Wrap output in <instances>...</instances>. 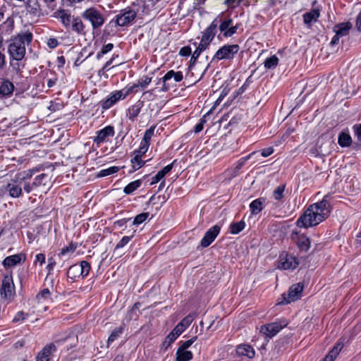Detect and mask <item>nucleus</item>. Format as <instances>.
Here are the masks:
<instances>
[{
  "mask_svg": "<svg viewBox=\"0 0 361 361\" xmlns=\"http://www.w3.org/2000/svg\"><path fill=\"white\" fill-rule=\"evenodd\" d=\"M330 212L331 207L329 202L323 200L311 204L298 219L297 225L304 228L317 226L327 218Z\"/></svg>",
  "mask_w": 361,
  "mask_h": 361,
  "instance_id": "obj_1",
  "label": "nucleus"
},
{
  "mask_svg": "<svg viewBox=\"0 0 361 361\" xmlns=\"http://www.w3.org/2000/svg\"><path fill=\"white\" fill-rule=\"evenodd\" d=\"M32 34L30 31L21 32L11 37L8 45V54L11 63L13 68L19 72L23 68L18 63H12V61H21L25 56L26 46H28L32 40Z\"/></svg>",
  "mask_w": 361,
  "mask_h": 361,
  "instance_id": "obj_2",
  "label": "nucleus"
},
{
  "mask_svg": "<svg viewBox=\"0 0 361 361\" xmlns=\"http://www.w3.org/2000/svg\"><path fill=\"white\" fill-rule=\"evenodd\" d=\"M38 171V168H33L16 173L11 182L6 185V190L8 192L9 196L13 198L20 197L24 183H26V180H30L33 175Z\"/></svg>",
  "mask_w": 361,
  "mask_h": 361,
  "instance_id": "obj_3",
  "label": "nucleus"
},
{
  "mask_svg": "<svg viewBox=\"0 0 361 361\" xmlns=\"http://www.w3.org/2000/svg\"><path fill=\"white\" fill-rule=\"evenodd\" d=\"M81 16L91 23L93 30L101 27L105 22L102 13L95 8L86 9Z\"/></svg>",
  "mask_w": 361,
  "mask_h": 361,
  "instance_id": "obj_4",
  "label": "nucleus"
},
{
  "mask_svg": "<svg viewBox=\"0 0 361 361\" xmlns=\"http://www.w3.org/2000/svg\"><path fill=\"white\" fill-rule=\"evenodd\" d=\"M238 44H226L219 48L212 58V61L231 60L239 51Z\"/></svg>",
  "mask_w": 361,
  "mask_h": 361,
  "instance_id": "obj_5",
  "label": "nucleus"
},
{
  "mask_svg": "<svg viewBox=\"0 0 361 361\" xmlns=\"http://www.w3.org/2000/svg\"><path fill=\"white\" fill-rule=\"evenodd\" d=\"M288 325L286 319H281L274 322L262 326L260 332L264 334L268 337H273L278 334L282 329Z\"/></svg>",
  "mask_w": 361,
  "mask_h": 361,
  "instance_id": "obj_6",
  "label": "nucleus"
},
{
  "mask_svg": "<svg viewBox=\"0 0 361 361\" xmlns=\"http://www.w3.org/2000/svg\"><path fill=\"white\" fill-rule=\"evenodd\" d=\"M129 94V90L127 89L114 92L111 93L106 99L102 102V107L104 109H108L118 101L125 99Z\"/></svg>",
  "mask_w": 361,
  "mask_h": 361,
  "instance_id": "obj_7",
  "label": "nucleus"
},
{
  "mask_svg": "<svg viewBox=\"0 0 361 361\" xmlns=\"http://www.w3.org/2000/svg\"><path fill=\"white\" fill-rule=\"evenodd\" d=\"M302 290L303 286L301 283L293 284L290 287L287 295L283 294V300L281 303L288 304L298 300L301 297Z\"/></svg>",
  "mask_w": 361,
  "mask_h": 361,
  "instance_id": "obj_8",
  "label": "nucleus"
},
{
  "mask_svg": "<svg viewBox=\"0 0 361 361\" xmlns=\"http://www.w3.org/2000/svg\"><path fill=\"white\" fill-rule=\"evenodd\" d=\"M298 264L299 262L295 256L286 253L281 255L279 268L284 270L295 269Z\"/></svg>",
  "mask_w": 361,
  "mask_h": 361,
  "instance_id": "obj_9",
  "label": "nucleus"
},
{
  "mask_svg": "<svg viewBox=\"0 0 361 361\" xmlns=\"http://www.w3.org/2000/svg\"><path fill=\"white\" fill-rule=\"evenodd\" d=\"M136 17V13L133 10L123 11L116 16V23L118 26L129 25Z\"/></svg>",
  "mask_w": 361,
  "mask_h": 361,
  "instance_id": "obj_10",
  "label": "nucleus"
},
{
  "mask_svg": "<svg viewBox=\"0 0 361 361\" xmlns=\"http://www.w3.org/2000/svg\"><path fill=\"white\" fill-rule=\"evenodd\" d=\"M14 292V284L11 276H5L2 281L1 295L5 299H10Z\"/></svg>",
  "mask_w": 361,
  "mask_h": 361,
  "instance_id": "obj_11",
  "label": "nucleus"
},
{
  "mask_svg": "<svg viewBox=\"0 0 361 361\" xmlns=\"http://www.w3.org/2000/svg\"><path fill=\"white\" fill-rule=\"evenodd\" d=\"M221 228L218 225L211 227L204 234L201 240L200 245L202 247H207L216 239L220 232Z\"/></svg>",
  "mask_w": 361,
  "mask_h": 361,
  "instance_id": "obj_12",
  "label": "nucleus"
},
{
  "mask_svg": "<svg viewBox=\"0 0 361 361\" xmlns=\"http://www.w3.org/2000/svg\"><path fill=\"white\" fill-rule=\"evenodd\" d=\"M48 175L46 173H42L37 176L32 183L29 180H26L24 183V191L27 193H30L35 188L40 185H45L47 182Z\"/></svg>",
  "mask_w": 361,
  "mask_h": 361,
  "instance_id": "obj_13",
  "label": "nucleus"
},
{
  "mask_svg": "<svg viewBox=\"0 0 361 361\" xmlns=\"http://www.w3.org/2000/svg\"><path fill=\"white\" fill-rule=\"evenodd\" d=\"M171 78H173V80L178 82H180L183 78V73L180 71H174L173 70H171L168 71L164 76L160 79V80H162L163 86L161 87V91L166 92L169 90L170 86L166 82L167 81L170 80Z\"/></svg>",
  "mask_w": 361,
  "mask_h": 361,
  "instance_id": "obj_14",
  "label": "nucleus"
},
{
  "mask_svg": "<svg viewBox=\"0 0 361 361\" xmlns=\"http://www.w3.org/2000/svg\"><path fill=\"white\" fill-rule=\"evenodd\" d=\"M97 135L94 137L93 141L97 145H99L106 141L109 137L114 135V128L111 126H107L105 128L98 130L96 133Z\"/></svg>",
  "mask_w": 361,
  "mask_h": 361,
  "instance_id": "obj_15",
  "label": "nucleus"
},
{
  "mask_svg": "<svg viewBox=\"0 0 361 361\" xmlns=\"http://www.w3.org/2000/svg\"><path fill=\"white\" fill-rule=\"evenodd\" d=\"M219 23V17L216 18L209 26L204 30L203 32L202 40L204 42V43L210 44L213 39L215 37L216 28Z\"/></svg>",
  "mask_w": 361,
  "mask_h": 361,
  "instance_id": "obj_16",
  "label": "nucleus"
},
{
  "mask_svg": "<svg viewBox=\"0 0 361 361\" xmlns=\"http://www.w3.org/2000/svg\"><path fill=\"white\" fill-rule=\"evenodd\" d=\"M56 351V346L54 343L46 345L42 350H40L37 357V361H50L51 356Z\"/></svg>",
  "mask_w": 361,
  "mask_h": 361,
  "instance_id": "obj_17",
  "label": "nucleus"
},
{
  "mask_svg": "<svg viewBox=\"0 0 361 361\" xmlns=\"http://www.w3.org/2000/svg\"><path fill=\"white\" fill-rule=\"evenodd\" d=\"M54 17L59 19L62 25L66 28H69L71 27V23L74 18L68 11L64 9L56 11L54 13Z\"/></svg>",
  "mask_w": 361,
  "mask_h": 361,
  "instance_id": "obj_18",
  "label": "nucleus"
},
{
  "mask_svg": "<svg viewBox=\"0 0 361 361\" xmlns=\"http://www.w3.org/2000/svg\"><path fill=\"white\" fill-rule=\"evenodd\" d=\"M292 238L296 242L300 250L305 251L309 250L310 247V241L306 235L303 234L299 235L298 233H295L292 234Z\"/></svg>",
  "mask_w": 361,
  "mask_h": 361,
  "instance_id": "obj_19",
  "label": "nucleus"
},
{
  "mask_svg": "<svg viewBox=\"0 0 361 361\" xmlns=\"http://www.w3.org/2000/svg\"><path fill=\"white\" fill-rule=\"evenodd\" d=\"M23 259H25V256L22 254L11 255L4 259L3 264L5 267H11L20 263Z\"/></svg>",
  "mask_w": 361,
  "mask_h": 361,
  "instance_id": "obj_20",
  "label": "nucleus"
},
{
  "mask_svg": "<svg viewBox=\"0 0 361 361\" xmlns=\"http://www.w3.org/2000/svg\"><path fill=\"white\" fill-rule=\"evenodd\" d=\"M152 82V78L148 76H143L141 78L137 84L132 85L128 87L127 90H129V93L135 91H137V88L140 87L142 90L145 89Z\"/></svg>",
  "mask_w": 361,
  "mask_h": 361,
  "instance_id": "obj_21",
  "label": "nucleus"
},
{
  "mask_svg": "<svg viewBox=\"0 0 361 361\" xmlns=\"http://www.w3.org/2000/svg\"><path fill=\"white\" fill-rule=\"evenodd\" d=\"M13 90V84L8 80H4L0 85V97L10 96Z\"/></svg>",
  "mask_w": 361,
  "mask_h": 361,
  "instance_id": "obj_22",
  "label": "nucleus"
},
{
  "mask_svg": "<svg viewBox=\"0 0 361 361\" xmlns=\"http://www.w3.org/2000/svg\"><path fill=\"white\" fill-rule=\"evenodd\" d=\"M236 353L241 356H245L249 358H252L255 356V352L252 347L249 345H240L237 347Z\"/></svg>",
  "mask_w": 361,
  "mask_h": 361,
  "instance_id": "obj_23",
  "label": "nucleus"
},
{
  "mask_svg": "<svg viewBox=\"0 0 361 361\" xmlns=\"http://www.w3.org/2000/svg\"><path fill=\"white\" fill-rule=\"evenodd\" d=\"M72 30L79 35L85 34V25L82 23V20L79 17H74L73 21L71 23Z\"/></svg>",
  "mask_w": 361,
  "mask_h": 361,
  "instance_id": "obj_24",
  "label": "nucleus"
},
{
  "mask_svg": "<svg viewBox=\"0 0 361 361\" xmlns=\"http://www.w3.org/2000/svg\"><path fill=\"white\" fill-rule=\"evenodd\" d=\"M352 27V24L350 22L342 23L336 25L334 27V32L339 36L343 37L348 34Z\"/></svg>",
  "mask_w": 361,
  "mask_h": 361,
  "instance_id": "obj_25",
  "label": "nucleus"
},
{
  "mask_svg": "<svg viewBox=\"0 0 361 361\" xmlns=\"http://www.w3.org/2000/svg\"><path fill=\"white\" fill-rule=\"evenodd\" d=\"M319 17V10L317 8H314L310 12L305 13L303 15L304 23L307 25H310L313 21H317Z\"/></svg>",
  "mask_w": 361,
  "mask_h": 361,
  "instance_id": "obj_26",
  "label": "nucleus"
},
{
  "mask_svg": "<svg viewBox=\"0 0 361 361\" xmlns=\"http://www.w3.org/2000/svg\"><path fill=\"white\" fill-rule=\"evenodd\" d=\"M192 356L191 351L178 348L176 352V361H190Z\"/></svg>",
  "mask_w": 361,
  "mask_h": 361,
  "instance_id": "obj_27",
  "label": "nucleus"
},
{
  "mask_svg": "<svg viewBox=\"0 0 361 361\" xmlns=\"http://www.w3.org/2000/svg\"><path fill=\"white\" fill-rule=\"evenodd\" d=\"M81 276L78 264H73L67 271V277L74 281Z\"/></svg>",
  "mask_w": 361,
  "mask_h": 361,
  "instance_id": "obj_28",
  "label": "nucleus"
},
{
  "mask_svg": "<svg viewBox=\"0 0 361 361\" xmlns=\"http://www.w3.org/2000/svg\"><path fill=\"white\" fill-rule=\"evenodd\" d=\"M343 348V344L338 343L325 357L324 361H334Z\"/></svg>",
  "mask_w": 361,
  "mask_h": 361,
  "instance_id": "obj_29",
  "label": "nucleus"
},
{
  "mask_svg": "<svg viewBox=\"0 0 361 361\" xmlns=\"http://www.w3.org/2000/svg\"><path fill=\"white\" fill-rule=\"evenodd\" d=\"M141 183V180H136L133 182H130L124 188L123 192L127 195H130L133 193L134 191H135L138 188H140Z\"/></svg>",
  "mask_w": 361,
  "mask_h": 361,
  "instance_id": "obj_30",
  "label": "nucleus"
},
{
  "mask_svg": "<svg viewBox=\"0 0 361 361\" xmlns=\"http://www.w3.org/2000/svg\"><path fill=\"white\" fill-rule=\"evenodd\" d=\"M250 208L252 214H257L263 209V201L261 199L255 200L250 203Z\"/></svg>",
  "mask_w": 361,
  "mask_h": 361,
  "instance_id": "obj_31",
  "label": "nucleus"
},
{
  "mask_svg": "<svg viewBox=\"0 0 361 361\" xmlns=\"http://www.w3.org/2000/svg\"><path fill=\"white\" fill-rule=\"evenodd\" d=\"M245 227V223L244 221H240L238 222L232 223L230 226V233L231 234H238L241 232Z\"/></svg>",
  "mask_w": 361,
  "mask_h": 361,
  "instance_id": "obj_32",
  "label": "nucleus"
},
{
  "mask_svg": "<svg viewBox=\"0 0 361 361\" xmlns=\"http://www.w3.org/2000/svg\"><path fill=\"white\" fill-rule=\"evenodd\" d=\"M352 139L349 134L342 132L340 133L338 142L341 147H348L351 144Z\"/></svg>",
  "mask_w": 361,
  "mask_h": 361,
  "instance_id": "obj_33",
  "label": "nucleus"
},
{
  "mask_svg": "<svg viewBox=\"0 0 361 361\" xmlns=\"http://www.w3.org/2000/svg\"><path fill=\"white\" fill-rule=\"evenodd\" d=\"M141 157H142L134 154L133 158L131 159L132 169L130 170V173L135 171L145 164V162L142 160Z\"/></svg>",
  "mask_w": 361,
  "mask_h": 361,
  "instance_id": "obj_34",
  "label": "nucleus"
},
{
  "mask_svg": "<svg viewBox=\"0 0 361 361\" xmlns=\"http://www.w3.org/2000/svg\"><path fill=\"white\" fill-rule=\"evenodd\" d=\"M279 61V58L276 55H273L265 60L264 67L267 69H274L278 66Z\"/></svg>",
  "mask_w": 361,
  "mask_h": 361,
  "instance_id": "obj_35",
  "label": "nucleus"
},
{
  "mask_svg": "<svg viewBox=\"0 0 361 361\" xmlns=\"http://www.w3.org/2000/svg\"><path fill=\"white\" fill-rule=\"evenodd\" d=\"M285 185H280L275 188L273 192L272 196L276 201H281L284 197Z\"/></svg>",
  "mask_w": 361,
  "mask_h": 361,
  "instance_id": "obj_36",
  "label": "nucleus"
},
{
  "mask_svg": "<svg viewBox=\"0 0 361 361\" xmlns=\"http://www.w3.org/2000/svg\"><path fill=\"white\" fill-rule=\"evenodd\" d=\"M51 293L49 288H44L36 296V299L39 302H43L45 300H49Z\"/></svg>",
  "mask_w": 361,
  "mask_h": 361,
  "instance_id": "obj_37",
  "label": "nucleus"
},
{
  "mask_svg": "<svg viewBox=\"0 0 361 361\" xmlns=\"http://www.w3.org/2000/svg\"><path fill=\"white\" fill-rule=\"evenodd\" d=\"M119 171V167L118 166H111L105 169L101 170L98 174L97 177H105L107 176L112 175L114 173H117Z\"/></svg>",
  "mask_w": 361,
  "mask_h": 361,
  "instance_id": "obj_38",
  "label": "nucleus"
},
{
  "mask_svg": "<svg viewBox=\"0 0 361 361\" xmlns=\"http://www.w3.org/2000/svg\"><path fill=\"white\" fill-rule=\"evenodd\" d=\"M154 129H155V126H152L149 129H147L145 133L144 137H143L141 142H143L146 145H149L150 140L154 133Z\"/></svg>",
  "mask_w": 361,
  "mask_h": 361,
  "instance_id": "obj_39",
  "label": "nucleus"
},
{
  "mask_svg": "<svg viewBox=\"0 0 361 361\" xmlns=\"http://www.w3.org/2000/svg\"><path fill=\"white\" fill-rule=\"evenodd\" d=\"M81 276L85 277L88 275L90 270V265L87 261H82L79 265Z\"/></svg>",
  "mask_w": 361,
  "mask_h": 361,
  "instance_id": "obj_40",
  "label": "nucleus"
},
{
  "mask_svg": "<svg viewBox=\"0 0 361 361\" xmlns=\"http://www.w3.org/2000/svg\"><path fill=\"white\" fill-rule=\"evenodd\" d=\"M140 112L139 105H134L129 109V119L132 121H135Z\"/></svg>",
  "mask_w": 361,
  "mask_h": 361,
  "instance_id": "obj_41",
  "label": "nucleus"
},
{
  "mask_svg": "<svg viewBox=\"0 0 361 361\" xmlns=\"http://www.w3.org/2000/svg\"><path fill=\"white\" fill-rule=\"evenodd\" d=\"M233 20L231 18L224 19L219 25V30L223 32H226L229 27L232 25Z\"/></svg>",
  "mask_w": 361,
  "mask_h": 361,
  "instance_id": "obj_42",
  "label": "nucleus"
},
{
  "mask_svg": "<svg viewBox=\"0 0 361 361\" xmlns=\"http://www.w3.org/2000/svg\"><path fill=\"white\" fill-rule=\"evenodd\" d=\"M123 334V328L122 327H118L116 328L111 334V335L109 337L108 343L114 341L116 339H117L121 334Z\"/></svg>",
  "mask_w": 361,
  "mask_h": 361,
  "instance_id": "obj_43",
  "label": "nucleus"
},
{
  "mask_svg": "<svg viewBox=\"0 0 361 361\" xmlns=\"http://www.w3.org/2000/svg\"><path fill=\"white\" fill-rule=\"evenodd\" d=\"M77 248V244L71 243L68 246L63 247L61 250L60 255H66L68 253H73Z\"/></svg>",
  "mask_w": 361,
  "mask_h": 361,
  "instance_id": "obj_44",
  "label": "nucleus"
},
{
  "mask_svg": "<svg viewBox=\"0 0 361 361\" xmlns=\"http://www.w3.org/2000/svg\"><path fill=\"white\" fill-rule=\"evenodd\" d=\"M149 147V145H146L143 142H140L139 148L137 149L134 150L133 154L142 157L147 152Z\"/></svg>",
  "mask_w": 361,
  "mask_h": 361,
  "instance_id": "obj_45",
  "label": "nucleus"
},
{
  "mask_svg": "<svg viewBox=\"0 0 361 361\" xmlns=\"http://www.w3.org/2000/svg\"><path fill=\"white\" fill-rule=\"evenodd\" d=\"M149 216V213L145 212L140 214L137 215L134 220H133V224L134 225H140V224L143 223Z\"/></svg>",
  "mask_w": 361,
  "mask_h": 361,
  "instance_id": "obj_46",
  "label": "nucleus"
},
{
  "mask_svg": "<svg viewBox=\"0 0 361 361\" xmlns=\"http://www.w3.org/2000/svg\"><path fill=\"white\" fill-rule=\"evenodd\" d=\"M134 231L133 233H135ZM134 236V233H133L130 236H123L121 240L116 244L115 249H120L126 245L132 238Z\"/></svg>",
  "mask_w": 361,
  "mask_h": 361,
  "instance_id": "obj_47",
  "label": "nucleus"
},
{
  "mask_svg": "<svg viewBox=\"0 0 361 361\" xmlns=\"http://www.w3.org/2000/svg\"><path fill=\"white\" fill-rule=\"evenodd\" d=\"M257 152H253L252 153H250V154H248L247 156L246 157H242L237 163V165H236V169H241L244 165L246 163V161L250 159L254 154H255Z\"/></svg>",
  "mask_w": 361,
  "mask_h": 361,
  "instance_id": "obj_48",
  "label": "nucleus"
},
{
  "mask_svg": "<svg viewBox=\"0 0 361 361\" xmlns=\"http://www.w3.org/2000/svg\"><path fill=\"white\" fill-rule=\"evenodd\" d=\"M196 339L197 336H194L188 341L182 342L179 346V348L187 350L196 341Z\"/></svg>",
  "mask_w": 361,
  "mask_h": 361,
  "instance_id": "obj_49",
  "label": "nucleus"
},
{
  "mask_svg": "<svg viewBox=\"0 0 361 361\" xmlns=\"http://www.w3.org/2000/svg\"><path fill=\"white\" fill-rule=\"evenodd\" d=\"M193 320H194L193 316L191 314H189V315L186 316L184 319H183L180 323L185 329H187L190 325V324L192 322Z\"/></svg>",
  "mask_w": 361,
  "mask_h": 361,
  "instance_id": "obj_50",
  "label": "nucleus"
},
{
  "mask_svg": "<svg viewBox=\"0 0 361 361\" xmlns=\"http://www.w3.org/2000/svg\"><path fill=\"white\" fill-rule=\"evenodd\" d=\"M238 28V25L233 26L231 25L229 27L228 30L226 31V32L224 33V36L226 37H231L232 35H233L236 32Z\"/></svg>",
  "mask_w": 361,
  "mask_h": 361,
  "instance_id": "obj_51",
  "label": "nucleus"
},
{
  "mask_svg": "<svg viewBox=\"0 0 361 361\" xmlns=\"http://www.w3.org/2000/svg\"><path fill=\"white\" fill-rule=\"evenodd\" d=\"M142 97L147 100H150V101L154 100L155 98V94H154V90L145 91L142 94Z\"/></svg>",
  "mask_w": 361,
  "mask_h": 361,
  "instance_id": "obj_52",
  "label": "nucleus"
},
{
  "mask_svg": "<svg viewBox=\"0 0 361 361\" xmlns=\"http://www.w3.org/2000/svg\"><path fill=\"white\" fill-rule=\"evenodd\" d=\"M185 329H186L182 324H180V323H178L173 329V331L175 334L179 336Z\"/></svg>",
  "mask_w": 361,
  "mask_h": 361,
  "instance_id": "obj_53",
  "label": "nucleus"
},
{
  "mask_svg": "<svg viewBox=\"0 0 361 361\" xmlns=\"http://www.w3.org/2000/svg\"><path fill=\"white\" fill-rule=\"evenodd\" d=\"M178 337V335L175 334L174 332L172 331L166 337L165 343H168V345H169L171 343H173L177 338Z\"/></svg>",
  "mask_w": 361,
  "mask_h": 361,
  "instance_id": "obj_54",
  "label": "nucleus"
},
{
  "mask_svg": "<svg viewBox=\"0 0 361 361\" xmlns=\"http://www.w3.org/2000/svg\"><path fill=\"white\" fill-rule=\"evenodd\" d=\"M39 262L40 265H42L45 262V255L42 253H39L35 255V264Z\"/></svg>",
  "mask_w": 361,
  "mask_h": 361,
  "instance_id": "obj_55",
  "label": "nucleus"
},
{
  "mask_svg": "<svg viewBox=\"0 0 361 361\" xmlns=\"http://www.w3.org/2000/svg\"><path fill=\"white\" fill-rule=\"evenodd\" d=\"M355 134L359 141L361 142V123L353 126Z\"/></svg>",
  "mask_w": 361,
  "mask_h": 361,
  "instance_id": "obj_56",
  "label": "nucleus"
},
{
  "mask_svg": "<svg viewBox=\"0 0 361 361\" xmlns=\"http://www.w3.org/2000/svg\"><path fill=\"white\" fill-rule=\"evenodd\" d=\"M25 313L23 312L20 311V312H18L15 315V317L13 319V322H21V321H23L25 319Z\"/></svg>",
  "mask_w": 361,
  "mask_h": 361,
  "instance_id": "obj_57",
  "label": "nucleus"
},
{
  "mask_svg": "<svg viewBox=\"0 0 361 361\" xmlns=\"http://www.w3.org/2000/svg\"><path fill=\"white\" fill-rule=\"evenodd\" d=\"M173 162L164 167L159 172L164 177L173 169Z\"/></svg>",
  "mask_w": 361,
  "mask_h": 361,
  "instance_id": "obj_58",
  "label": "nucleus"
},
{
  "mask_svg": "<svg viewBox=\"0 0 361 361\" xmlns=\"http://www.w3.org/2000/svg\"><path fill=\"white\" fill-rule=\"evenodd\" d=\"M164 178V176L158 172L152 178V181L150 183V185H154L155 183H157L160 180H161Z\"/></svg>",
  "mask_w": 361,
  "mask_h": 361,
  "instance_id": "obj_59",
  "label": "nucleus"
},
{
  "mask_svg": "<svg viewBox=\"0 0 361 361\" xmlns=\"http://www.w3.org/2000/svg\"><path fill=\"white\" fill-rule=\"evenodd\" d=\"M274 152V149L272 147H268L263 149L261 152V155L264 157H267L270 156Z\"/></svg>",
  "mask_w": 361,
  "mask_h": 361,
  "instance_id": "obj_60",
  "label": "nucleus"
},
{
  "mask_svg": "<svg viewBox=\"0 0 361 361\" xmlns=\"http://www.w3.org/2000/svg\"><path fill=\"white\" fill-rule=\"evenodd\" d=\"M113 48H114V44L112 43H109V44L103 46L101 51H102V53H104V54H106V53L111 51Z\"/></svg>",
  "mask_w": 361,
  "mask_h": 361,
  "instance_id": "obj_61",
  "label": "nucleus"
},
{
  "mask_svg": "<svg viewBox=\"0 0 361 361\" xmlns=\"http://www.w3.org/2000/svg\"><path fill=\"white\" fill-rule=\"evenodd\" d=\"M191 53V49L188 47H184L180 50V54L182 56H189Z\"/></svg>",
  "mask_w": 361,
  "mask_h": 361,
  "instance_id": "obj_62",
  "label": "nucleus"
},
{
  "mask_svg": "<svg viewBox=\"0 0 361 361\" xmlns=\"http://www.w3.org/2000/svg\"><path fill=\"white\" fill-rule=\"evenodd\" d=\"M209 45V43H204V42L201 39L200 43L199 44V46L197 47V49H198L202 52L207 48Z\"/></svg>",
  "mask_w": 361,
  "mask_h": 361,
  "instance_id": "obj_63",
  "label": "nucleus"
},
{
  "mask_svg": "<svg viewBox=\"0 0 361 361\" xmlns=\"http://www.w3.org/2000/svg\"><path fill=\"white\" fill-rule=\"evenodd\" d=\"M356 27L359 32H361V11L357 16L356 19Z\"/></svg>",
  "mask_w": 361,
  "mask_h": 361,
  "instance_id": "obj_64",
  "label": "nucleus"
}]
</instances>
